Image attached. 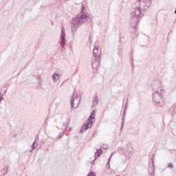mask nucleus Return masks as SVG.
Here are the masks:
<instances>
[{"instance_id":"obj_1","label":"nucleus","mask_w":176,"mask_h":176,"mask_svg":"<svg viewBox=\"0 0 176 176\" xmlns=\"http://www.w3.org/2000/svg\"><path fill=\"white\" fill-rule=\"evenodd\" d=\"M87 20H89V16L85 12V6L82 5L80 12L72 19L71 23V30L73 36L75 35L76 31H78L79 27L85 24V23H87Z\"/></svg>"},{"instance_id":"obj_2","label":"nucleus","mask_w":176,"mask_h":176,"mask_svg":"<svg viewBox=\"0 0 176 176\" xmlns=\"http://www.w3.org/2000/svg\"><path fill=\"white\" fill-rule=\"evenodd\" d=\"M100 56H101V50L97 43H95V47L93 50V58L91 66L93 69H98L100 67Z\"/></svg>"},{"instance_id":"obj_3","label":"nucleus","mask_w":176,"mask_h":176,"mask_svg":"<svg viewBox=\"0 0 176 176\" xmlns=\"http://www.w3.org/2000/svg\"><path fill=\"white\" fill-rule=\"evenodd\" d=\"M94 119H96V110L92 111V112L91 113L90 116L88 118L87 123L84 124L82 126L80 130V134H83L85 131L89 130V129H90V127L93 126L94 122L92 120H94Z\"/></svg>"},{"instance_id":"obj_4","label":"nucleus","mask_w":176,"mask_h":176,"mask_svg":"<svg viewBox=\"0 0 176 176\" xmlns=\"http://www.w3.org/2000/svg\"><path fill=\"white\" fill-rule=\"evenodd\" d=\"M164 96V89H160V91H155V92L153 94V102L162 107L163 105V102H164V99H163Z\"/></svg>"},{"instance_id":"obj_5","label":"nucleus","mask_w":176,"mask_h":176,"mask_svg":"<svg viewBox=\"0 0 176 176\" xmlns=\"http://www.w3.org/2000/svg\"><path fill=\"white\" fill-rule=\"evenodd\" d=\"M137 5L139 6V8L142 10H148L149 6H151V0H138Z\"/></svg>"},{"instance_id":"obj_6","label":"nucleus","mask_w":176,"mask_h":176,"mask_svg":"<svg viewBox=\"0 0 176 176\" xmlns=\"http://www.w3.org/2000/svg\"><path fill=\"white\" fill-rule=\"evenodd\" d=\"M124 155L130 159L133 156V146L131 145H126L123 149Z\"/></svg>"},{"instance_id":"obj_7","label":"nucleus","mask_w":176,"mask_h":176,"mask_svg":"<svg viewBox=\"0 0 176 176\" xmlns=\"http://www.w3.org/2000/svg\"><path fill=\"white\" fill-rule=\"evenodd\" d=\"M74 104H76V108H78V107H79V104H80V98L78 96H76V97H75V94H73V96L71 100L72 109H74Z\"/></svg>"},{"instance_id":"obj_8","label":"nucleus","mask_w":176,"mask_h":176,"mask_svg":"<svg viewBox=\"0 0 176 176\" xmlns=\"http://www.w3.org/2000/svg\"><path fill=\"white\" fill-rule=\"evenodd\" d=\"M60 45L61 47L65 46V29L63 26L61 27Z\"/></svg>"},{"instance_id":"obj_9","label":"nucleus","mask_w":176,"mask_h":176,"mask_svg":"<svg viewBox=\"0 0 176 176\" xmlns=\"http://www.w3.org/2000/svg\"><path fill=\"white\" fill-rule=\"evenodd\" d=\"M151 86L154 92L160 91L157 89H160V87H162V82L159 80H155L153 81Z\"/></svg>"},{"instance_id":"obj_10","label":"nucleus","mask_w":176,"mask_h":176,"mask_svg":"<svg viewBox=\"0 0 176 176\" xmlns=\"http://www.w3.org/2000/svg\"><path fill=\"white\" fill-rule=\"evenodd\" d=\"M141 10H142L140 7L135 10L133 12L131 13L132 16L135 17L137 16V19H141Z\"/></svg>"},{"instance_id":"obj_11","label":"nucleus","mask_w":176,"mask_h":176,"mask_svg":"<svg viewBox=\"0 0 176 176\" xmlns=\"http://www.w3.org/2000/svg\"><path fill=\"white\" fill-rule=\"evenodd\" d=\"M107 146H104V147H101V148L96 149V153H95V160L101 156L102 153V149L107 150Z\"/></svg>"},{"instance_id":"obj_12","label":"nucleus","mask_w":176,"mask_h":176,"mask_svg":"<svg viewBox=\"0 0 176 176\" xmlns=\"http://www.w3.org/2000/svg\"><path fill=\"white\" fill-rule=\"evenodd\" d=\"M60 76H61V74H58V72H55L52 76L53 82H54V83H56V82H57L58 80V79H60Z\"/></svg>"},{"instance_id":"obj_13","label":"nucleus","mask_w":176,"mask_h":176,"mask_svg":"<svg viewBox=\"0 0 176 176\" xmlns=\"http://www.w3.org/2000/svg\"><path fill=\"white\" fill-rule=\"evenodd\" d=\"M38 141H39V137H36L34 140V142H33L32 145V151H34V149H35L36 148V146H38V144H36V142H38Z\"/></svg>"},{"instance_id":"obj_14","label":"nucleus","mask_w":176,"mask_h":176,"mask_svg":"<svg viewBox=\"0 0 176 176\" xmlns=\"http://www.w3.org/2000/svg\"><path fill=\"white\" fill-rule=\"evenodd\" d=\"M97 105H98V97L95 96L94 98V100H93V106L94 107H97Z\"/></svg>"},{"instance_id":"obj_15","label":"nucleus","mask_w":176,"mask_h":176,"mask_svg":"<svg viewBox=\"0 0 176 176\" xmlns=\"http://www.w3.org/2000/svg\"><path fill=\"white\" fill-rule=\"evenodd\" d=\"M8 170H9V168L5 166V167L1 170L3 175H6L8 174Z\"/></svg>"},{"instance_id":"obj_16","label":"nucleus","mask_w":176,"mask_h":176,"mask_svg":"<svg viewBox=\"0 0 176 176\" xmlns=\"http://www.w3.org/2000/svg\"><path fill=\"white\" fill-rule=\"evenodd\" d=\"M112 156H113V153H111V155H110L109 160H108V162H107V166H108V168H109L110 167V164L109 163H111V158L112 157Z\"/></svg>"},{"instance_id":"obj_17","label":"nucleus","mask_w":176,"mask_h":176,"mask_svg":"<svg viewBox=\"0 0 176 176\" xmlns=\"http://www.w3.org/2000/svg\"><path fill=\"white\" fill-rule=\"evenodd\" d=\"M151 170H152V171H151V172H149L148 176H155V174H154V173H155V169H153V168H151Z\"/></svg>"},{"instance_id":"obj_18","label":"nucleus","mask_w":176,"mask_h":176,"mask_svg":"<svg viewBox=\"0 0 176 176\" xmlns=\"http://www.w3.org/2000/svg\"><path fill=\"white\" fill-rule=\"evenodd\" d=\"M87 176H96V173H94V172H90V173L87 175Z\"/></svg>"},{"instance_id":"obj_19","label":"nucleus","mask_w":176,"mask_h":176,"mask_svg":"<svg viewBox=\"0 0 176 176\" xmlns=\"http://www.w3.org/2000/svg\"><path fill=\"white\" fill-rule=\"evenodd\" d=\"M64 135V132L60 133V134L58 136V138H63Z\"/></svg>"},{"instance_id":"obj_20","label":"nucleus","mask_w":176,"mask_h":176,"mask_svg":"<svg viewBox=\"0 0 176 176\" xmlns=\"http://www.w3.org/2000/svg\"><path fill=\"white\" fill-rule=\"evenodd\" d=\"M168 167L170 168H173V167H174V164H173V163H169L168 164Z\"/></svg>"},{"instance_id":"obj_21","label":"nucleus","mask_w":176,"mask_h":176,"mask_svg":"<svg viewBox=\"0 0 176 176\" xmlns=\"http://www.w3.org/2000/svg\"><path fill=\"white\" fill-rule=\"evenodd\" d=\"M2 100H3V95L1 94V92H0V104L2 102Z\"/></svg>"},{"instance_id":"obj_22","label":"nucleus","mask_w":176,"mask_h":176,"mask_svg":"<svg viewBox=\"0 0 176 176\" xmlns=\"http://www.w3.org/2000/svg\"><path fill=\"white\" fill-rule=\"evenodd\" d=\"M123 124H124V122H122V125H121V129H123Z\"/></svg>"},{"instance_id":"obj_23","label":"nucleus","mask_w":176,"mask_h":176,"mask_svg":"<svg viewBox=\"0 0 176 176\" xmlns=\"http://www.w3.org/2000/svg\"><path fill=\"white\" fill-rule=\"evenodd\" d=\"M64 83H65V81H64V82H63V84L60 85V87H61V86H63V85H64Z\"/></svg>"},{"instance_id":"obj_24","label":"nucleus","mask_w":176,"mask_h":176,"mask_svg":"<svg viewBox=\"0 0 176 176\" xmlns=\"http://www.w3.org/2000/svg\"><path fill=\"white\" fill-rule=\"evenodd\" d=\"M127 108V102H126V104L125 105V109Z\"/></svg>"},{"instance_id":"obj_25","label":"nucleus","mask_w":176,"mask_h":176,"mask_svg":"<svg viewBox=\"0 0 176 176\" xmlns=\"http://www.w3.org/2000/svg\"><path fill=\"white\" fill-rule=\"evenodd\" d=\"M175 14H176V9H175Z\"/></svg>"}]
</instances>
